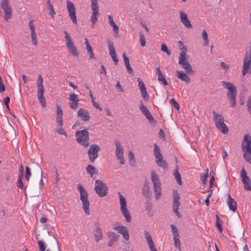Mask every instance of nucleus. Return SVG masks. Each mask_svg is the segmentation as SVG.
I'll return each mask as SVG.
<instances>
[{"label": "nucleus", "instance_id": "nucleus-1", "mask_svg": "<svg viewBox=\"0 0 251 251\" xmlns=\"http://www.w3.org/2000/svg\"><path fill=\"white\" fill-rule=\"evenodd\" d=\"M223 86L227 89L228 91L226 93V96L230 103L231 106L234 107L236 104V88L234 85L230 82L226 81H222Z\"/></svg>", "mask_w": 251, "mask_h": 251}, {"label": "nucleus", "instance_id": "nucleus-2", "mask_svg": "<svg viewBox=\"0 0 251 251\" xmlns=\"http://www.w3.org/2000/svg\"><path fill=\"white\" fill-rule=\"evenodd\" d=\"M77 189L80 193V200L82 204V208L85 213L89 215L90 214L89 210L90 202L88 199V194L87 191L80 183L77 185Z\"/></svg>", "mask_w": 251, "mask_h": 251}, {"label": "nucleus", "instance_id": "nucleus-3", "mask_svg": "<svg viewBox=\"0 0 251 251\" xmlns=\"http://www.w3.org/2000/svg\"><path fill=\"white\" fill-rule=\"evenodd\" d=\"M75 140L77 143L84 148L89 145V134L87 129L77 130L75 134Z\"/></svg>", "mask_w": 251, "mask_h": 251}, {"label": "nucleus", "instance_id": "nucleus-4", "mask_svg": "<svg viewBox=\"0 0 251 251\" xmlns=\"http://www.w3.org/2000/svg\"><path fill=\"white\" fill-rule=\"evenodd\" d=\"M64 33L65 34L66 46L69 53L75 57H78L79 52L75 45V43L73 41L71 36L66 30L64 31Z\"/></svg>", "mask_w": 251, "mask_h": 251}, {"label": "nucleus", "instance_id": "nucleus-5", "mask_svg": "<svg viewBox=\"0 0 251 251\" xmlns=\"http://www.w3.org/2000/svg\"><path fill=\"white\" fill-rule=\"evenodd\" d=\"M119 197L120 209L122 215L124 216L126 221L130 222L131 220L130 212L127 209V202L126 198L120 192L118 193Z\"/></svg>", "mask_w": 251, "mask_h": 251}, {"label": "nucleus", "instance_id": "nucleus-6", "mask_svg": "<svg viewBox=\"0 0 251 251\" xmlns=\"http://www.w3.org/2000/svg\"><path fill=\"white\" fill-rule=\"evenodd\" d=\"M212 113L216 128L224 134L226 133L228 131V128L226 125L224 124V117L220 114H217L214 111H213Z\"/></svg>", "mask_w": 251, "mask_h": 251}, {"label": "nucleus", "instance_id": "nucleus-7", "mask_svg": "<svg viewBox=\"0 0 251 251\" xmlns=\"http://www.w3.org/2000/svg\"><path fill=\"white\" fill-rule=\"evenodd\" d=\"M153 153L157 165L164 169H167L168 165L165 160H164L163 156L160 152V149L156 144L154 145Z\"/></svg>", "mask_w": 251, "mask_h": 251}, {"label": "nucleus", "instance_id": "nucleus-8", "mask_svg": "<svg viewBox=\"0 0 251 251\" xmlns=\"http://www.w3.org/2000/svg\"><path fill=\"white\" fill-rule=\"evenodd\" d=\"M242 73L243 75H245L248 73L251 74V43L250 53L246 52L245 53Z\"/></svg>", "mask_w": 251, "mask_h": 251}, {"label": "nucleus", "instance_id": "nucleus-9", "mask_svg": "<svg viewBox=\"0 0 251 251\" xmlns=\"http://www.w3.org/2000/svg\"><path fill=\"white\" fill-rule=\"evenodd\" d=\"M114 143L116 146L115 152L117 159L119 161L121 165H124L125 163L124 156V148L119 140H116Z\"/></svg>", "mask_w": 251, "mask_h": 251}, {"label": "nucleus", "instance_id": "nucleus-10", "mask_svg": "<svg viewBox=\"0 0 251 251\" xmlns=\"http://www.w3.org/2000/svg\"><path fill=\"white\" fill-rule=\"evenodd\" d=\"M95 190L97 194L100 197L105 196L107 193L106 185L100 180H97L95 181Z\"/></svg>", "mask_w": 251, "mask_h": 251}, {"label": "nucleus", "instance_id": "nucleus-11", "mask_svg": "<svg viewBox=\"0 0 251 251\" xmlns=\"http://www.w3.org/2000/svg\"><path fill=\"white\" fill-rule=\"evenodd\" d=\"M113 229L121 234L125 240H129V232L126 226L122 225L119 223H117L114 225Z\"/></svg>", "mask_w": 251, "mask_h": 251}, {"label": "nucleus", "instance_id": "nucleus-12", "mask_svg": "<svg viewBox=\"0 0 251 251\" xmlns=\"http://www.w3.org/2000/svg\"><path fill=\"white\" fill-rule=\"evenodd\" d=\"M91 9L92 14L91 16V21L94 25L98 21V17L99 15V7L98 6V0H91Z\"/></svg>", "mask_w": 251, "mask_h": 251}, {"label": "nucleus", "instance_id": "nucleus-13", "mask_svg": "<svg viewBox=\"0 0 251 251\" xmlns=\"http://www.w3.org/2000/svg\"><path fill=\"white\" fill-rule=\"evenodd\" d=\"M178 63L185 70L186 73L191 75L195 74V71L193 70L191 65L186 59V56L182 54L181 56H179Z\"/></svg>", "mask_w": 251, "mask_h": 251}, {"label": "nucleus", "instance_id": "nucleus-14", "mask_svg": "<svg viewBox=\"0 0 251 251\" xmlns=\"http://www.w3.org/2000/svg\"><path fill=\"white\" fill-rule=\"evenodd\" d=\"M241 149L243 152H248L251 155V136L248 134L244 136L242 141Z\"/></svg>", "mask_w": 251, "mask_h": 251}, {"label": "nucleus", "instance_id": "nucleus-15", "mask_svg": "<svg viewBox=\"0 0 251 251\" xmlns=\"http://www.w3.org/2000/svg\"><path fill=\"white\" fill-rule=\"evenodd\" d=\"M66 6L69 13V17L74 24H76V9L74 4L71 1L67 0L66 2Z\"/></svg>", "mask_w": 251, "mask_h": 251}, {"label": "nucleus", "instance_id": "nucleus-16", "mask_svg": "<svg viewBox=\"0 0 251 251\" xmlns=\"http://www.w3.org/2000/svg\"><path fill=\"white\" fill-rule=\"evenodd\" d=\"M100 147L97 144L91 145L88 151V156L91 162H94V160L98 157V152Z\"/></svg>", "mask_w": 251, "mask_h": 251}, {"label": "nucleus", "instance_id": "nucleus-17", "mask_svg": "<svg viewBox=\"0 0 251 251\" xmlns=\"http://www.w3.org/2000/svg\"><path fill=\"white\" fill-rule=\"evenodd\" d=\"M240 176L242 178V182L244 184V189L246 190H251V181L250 177L247 176V172L244 168L242 169Z\"/></svg>", "mask_w": 251, "mask_h": 251}, {"label": "nucleus", "instance_id": "nucleus-18", "mask_svg": "<svg viewBox=\"0 0 251 251\" xmlns=\"http://www.w3.org/2000/svg\"><path fill=\"white\" fill-rule=\"evenodd\" d=\"M1 7L4 13V19L5 20L8 21L12 15V10L9 4L8 0H2Z\"/></svg>", "mask_w": 251, "mask_h": 251}, {"label": "nucleus", "instance_id": "nucleus-19", "mask_svg": "<svg viewBox=\"0 0 251 251\" xmlns=\"http://www.w3.org/2000/svg\"><path fill=\"white\" fill-rule=\"evenodd\" d=\"M28 26L30 30V36L31 42L34 46H36L38 44V38L33 20L29 21Z\"/></svg>", "mask_w": 251, "mask_h": 251}, {"label": "nucleus", "instance_id": "nucleus-20", "mask_svg": "<svg viewBox=\"0 0 251 251\" xmlns=\"http://www.w3.org/2000/svg\"><path fill=\"white\" fill-rule=\"evenodd\" d=\"M179 199L180 197L177 191H174V213L176 214L178 218H180L182 217L178 211V208L180 205Z\"/></svg>", "mask_w": 251, "mask_h": 251}, {"label": "nucleus", "instance_id": "nucleus-21", "mask_svg": "<svg viewBox=\"0 0 251 251\" xmlns=\"http://www.w3.org/2000/svg\"><path fill=\"white\" fill-rule=\"evenodd\" d=\"M69 100L70 102L69 103V105L70 107L73 109H77L78 108V104L79 102L78 95L75 93L70 94Z\"/></svg>", "mask_w": 251, "mask_h": 251}, {"label": "nucleus", "instance_id": "nucleus-22", "mask_svg": "<svg viewBox=\"0 0 251 251\" xmlns=\"http://www.w3.org/2000/svg\"><path fill=\"white\" fill-rule=\"evenodd\" d=\"M108 47L109 51V54L112 58V60L115 63V65H117L118 62V59L116 53L115 47L113 45V43L110 41L108 42Z\"/></svg>", "mask_w": 251, "mask_h": 251}, {"label": "nucleus", "instance_id": "nucleus-23", "mask_svg": "<svg viewBox=\"0 0 251 251\" xmlns=\"http://www.w3.org/2000/svg\"><path fill=\"white\" fill-rule=\"evenodd\" d=\"M108 47L109 51V54L112 58V60L115 63V65H117L118 62V59L116 53L115 47L113 45V43L110 41L108 42Z\"/></svg>", "mask_w": 251, "mask_h": 251}, {"label": "nucleus", "instance_id": "nucleus-24", "mask_svg": "<svg viewBox=\"0 0 251 251\" xmlns=\"http://www.w3.org/2000/svg\"><path fill=\"white\" fill-rule=\"evenodd\" d=\"M179 232L177 229V227L174 225V242L175 247L176 248L178 251H181L180 246V241L179 240Z\"/></svg>", "mask_w": 251, "mask_h": 251}, {"label": "nucleus", "instance_id": "nucleus-25", "mask_svg": "<svg viewBox=\"0 0 251 251\" xmlns=\"http://www.w3.org/2000/svg\"><path fill=\"white\" fill-rule=\"evenodd\" d=\"M137 81L138 83V86L139 87V89L140 90L142 97L145 100H147L149 98V95L147 93L144 83L143 82V81L140 77H138L137 78Z\"/></svg>", "mask_w": 251, "mask_h": 251}, {"label": "nucleus", "instance_id": "nucleus-26", "mask_svg": "<svg viewBox=\"0 0 251 251\" xmlns=\"http://www.w3.org/2000/svg\"><path fill=\"white\" fill-rule=\"evenodd\" d=\"M180 19L181 22L182 24L188 28H191L192 27V25L190 22V21L188 19L187 15L185 14L183 11H180Z\"/></svg>", "mask_w": 251, "mask_h": 251}, {"label": "nucleus", "instance_id": "nucleus-27", "mask_svg": "<svg viewBox=\"0 0 251 251\" xmlns=\"http://www.w3.org/2000/svg\"><path fill=\"white\" fill-rule=\"evenodd\" d=\"M56 121L58 125L60 127H62L63 125V111L60 106L57 105L56 106Z\"/></svg>", "mask_w": 251, "mask_h": 251}, {"label": "nucleus", "instance_id": "nucleus-28", "mask_svg": "<svg viewBox=\"0 0 251 251\" xmlns=\"http://www.w3.org/2000/svg\"><path fill=\"white\" fill-rule=\"evenodd\" d=\"M77 116L81 119V120L84 121H88L91 118L88 111L84 108H80L78 110L77 112Z\"/></svg>", "mask_w": 251, "mask_h": 251}, {"label": "nucleus", "instance_id": "nucleus-29", "mask_svg": "<svg viewBox=\"0 0 251 251\" xmlns=\"http://www.w3.org/2000/svg\"><path fill=\"white\" fill-rule=\"evenodd\" d=\"M145 234L147 244L151 251H157L154 246V243L152 240V237L150 232L146 230L145 231Z\"/></svg>", "mask_w": 251, "mask_h": 251}, {"label": "nucleus", "instance_id": "nucleus-30", "mask_svg": "<svg viewBox=\"0 0 251 251\" xmlns=\"http://www.w3.org/2000/svg\"><path fill=\"white\" fill-rule=\"evenodd\" d=\"M140 109L143 114L146 117L149 121L151 122L153 120V118L151 114L148 109L147 107L143 105L142 102H140Z\"/></svg>", "mask_w": 251, "mask_h": 251}, {"label": "nucleus", "instance_id": "nucleus-31", "mask_svg": "<svg viewBox=\"0 0 251 251\" xmlns=\"http://www.w3.org/2000/svg\"><path fill=\"white\" fill-rule=\"evenodd\" d=\"M176 74L177 77L181 79L182 81H184L187 84L190 82V78L187 75V73H184L183 71H176Z\"/></svg>", "mask_w": 251, "mask_h": 251}, {"label": "nucleus", "instance_id": "nucleus-32", "mask_svg": "<svg viewBox=\"0 0 251 251\" xmlns=\"http://www.w3.org/2000/svg\"><path fill=\"white\" fill-rule=\"evenodd\" d=\"M94 235H95V241L96 242H98L100 240L102 239L103 236L102 231L98 224L95 225Z\"/></svg>", "mask_w": 251, "mask_h": 251}, {"label": "nucleus", "instance_id": "nucleus-33", "mask_svg": "<svg viewBox=\"0 0 251 251\" xmlns=\"http://www.w3.org/2000/svg\"><path fill=\"white\" fill-rule=\"evenodd\" d=\"M108 22L110 25L113 28V30L114 32V35L117 37L118 36L119 27L114 22L112 17L111 15L108 16Z\"/></svg>", "mask_w": 251, "mask_h": 251}, {"label": "nucleus", "instance_id": "nucleus-34", "mask_svg": "<svg viewBox=\"0 0 251 251\" xmlns=\"http://www.w3.org/2000/svg\"><path fill=\"white\" fill-rule=\"evenodd\" d=\"M227 204L229 206V208L230 210L235 212L237 208V205L234 200L232 199L230 195L227 196Z\"/></svg>", "mask_w": 251, "mask_h": 251}, {"label": "nucleus", "instance_id": "nucleus-35", "mask_svg": "<svg viewBox=\"0 0 251 251\" xmlns=\"http://www.w3.org/2000/svg\"><path fill=\"white\" fill-rule=\"evenodd\" d=\"M151 180L153 186L161 185L159 176L154 171L151 172Z\"/></svg>", "mask_w": 251, "mask_h": 251}, {"label": "nucleus", "instance_id": "nucleus-36", "mask_svg": "<svg viewBox=\"0 0 251 251\" xmlns=\"http://www.w3.org/2000/svg\"><path fill=\"white\" fill-rule=\"evenodd\" d=\"M123 59L124 64L126 67V70L128 73L130 74H132L133 73V70L130 66L129 60L128 58L126 56L125 53H124L123 54Z\"/></svg>", "mask_w": 251, "mask_h": 251}, {"label": "nucleus", "instance_id": "nucleus-37", "mask_svg": "<svg viewBox=\"0 0 251 251\" xmlns=\"http://www.w3.org/2000/svg\"><path fill=\"white\" fill-rule=\"evenodd\" d=\"M153 191L155 199L159 200L162 195L161 185L153 186Z\"/></svg>", "mask_w": 251, "mask_h": 251}, {"label": "nucleus", "instance_id": "nucleus-38", "mask_svg": "<svg viewBox=\"0 0 251 251\" xmlns=\"http://www.w3.org/2000/svg\"><path fill=\"white\" fill-rule=\"evenodd\" d=\"M178 47L180 51L179 56H181L182 54L183 55V56H186L187 49L186 46L183 44L182 42L180 41L178 42Z\"/></svg>", "mask_w": 251, "mask_h": 251}, {"label": "nucleus", "instance_id": "nucleus-39", "mask_svg": "<svg viewBox=\"0 0 251 251\" xmlns=\"http://www.w3.org/2000/svg\"><path fill=\"white\" fill-rule=\"evenodd\" d=\"M156 73L158 74V80L162 82L164 85H167L168 84L167 82L159 67L156 68Z\"/></svg>", "mask_w": 251, "mask_h": 251}, {"label": "nucleus", "instance_id": "nucleus-40", "mask_svg": "<svg viewBox=\"0 0 251 251\" xmlns=\"http://www.w3.org/2000/svg\"><path fill=\"white\" fill-rule=\"evenodd\" d=\"M47 8L49 11V15L52 18H54L55 15L53 7L50 2V0H48L47 3Z\"/></svg>", "mask_w": 251, "mask_h": 251}, {"label": "nucleus", "instance_id": "nucleus-41", "mask_svg": "<svg viewBox=\"0 0 251 251\" xmlns=\"http://www.w3.org/2000/svg\"><path fill=\"white\" fill-rule=\"evenodd\" d=\"M143 194L144 196H145L146 197H149L151 195L150 191V187L147 182H146L144 183V185L143 188Z\"/></svg>", "mask_w": 251, "mask_h": 251}, {"label": "nucleus", "instance_id": "nucleus-42", "mask_svg": "<svg viewBox=\"0 0 251 251\" xmlns=\"http://www.w3.org/2000/svg\"><path fill=\"white\" fill-rule=\"evenodd\" d=\"M110 234L113 235V236L111 238L108 243V246L109 247L112 246L114 243L117 242L120 237L119 235L116 234L114 232H111Z\"/></svg>", "mask_w": 251, "mask_h": 251}, {"label": "nucleus", "instance_id": "nucleus-43", "mask_svg": "<svg viewBox=\"0 0 251 251\" xmlns=\"http://www.w3.org/2000/svg\"><path fill=\"white\" fill-rule=\"evenodd\" d=\"M208 170L207 169L206 173H202L201 175V180L203 184H206L207 178L208 177Z\"/></svg>", "mask_w": 251, "mask_h": 251}, {"label": "nucleus", "instance_id": "nucleus-44", "mask_svg": "<svg viewBox=\"0 0 251 251\" xmlns=\"http://www.w3.org/2000/svg\"><path fill=\"white\" fill-rule=\"evenodd\" d=\"M86 170L87 173H89L91 176L96 174L95 167H94L91 165H89L87 166L86 167Z\"/></svg>", "mask_w": 251, "mask_h": 251}, {"label": "nucleus", "instance_id": "nucleus-45", "mask_svg": "<svg viewBox=\"0 0 251 251\" xmlns=\"http://www.w3.org/2000/svg\"><path fill=\"white\" fill-rule=\"evenodd\" d=\"M174 176H175V178L177 182V183L181 185L182 183V182L181 181V177L180 174L178 172L176 171V172H174Z\"/></svg>", "mask_w": 251, "mask_h": 251}, {"label": "nucleus", "instance_id": "nucleus-46", "mask_svg": "<svg viewBox=\"0 0 251 251\" xmlns=\"http://www.w3.org/2000/svg\"><path fill=\"white\" fill-rule=\"evenodd\" d=\"M128 159L131 165L134 166L135 164V160L133 152L129 151L128 152Z\"/></svg>", "mask_w": 251, "mask_h": 251}, {"label": "nucleus", "instance_id": "nucleus-47", "mask_svg": "<svg viewBox=\"0 0 251 251\" xmlns=\"http://www.w3.org/2000/svg\"><path fill=\"white\" fill-rule=\"evenodd\" d=\"M38 99L39 100V102L41 104V105L44 107L46 105V101L45 98L44 97V95H39L37 96Z\"/></svg>", "mask_w": 251, "mask_h": 251}, {"label": "nucleus", "instance_id": "nucleus-48", "mask_svg": "<svg viewBox=\"0 0 251 251\" xmlns=\"http://www.w3.org/2000/svg\"><path fill=\"white\" fill-rule=\"evenodd\" d=\"M216 226L220 232L222 231V225L220 223V220L219 217L218 215H216Z\"/></svg>", "mask_w": 251, "mask_h": 251}, {"label": "nucleus", "instance_id": "nucleus-49", "mask_svg": "<svg viewBox=\"0 0 251 251\" xmlns=\"http://www.w3.org/2000/svg\"><path fill=\"white\" fill-rule=\"evenodd\" d=\"M25 178L26 180L28 181L29 180L30 177L31 176V174L30 172V168L28 167H25Z\"/></svg>", "mask_w": 251, "mask_h": 251}, {"label": "nucleus", "instance_id": "nucleus-50", "mask_svg": "<svg viewBox=\"0 0 251 251\" xmlns=\"http://www.w3.org/2000/svg\"><path fill=\"white\" fill-rule=\"evenodd\" d=\"M243 156L245 159L249 163L251 164V155L248 153V152H243Z\"/></svg>", "mask_w": 251, "mask_h": 251}, {"label": "nucleus", "instance_id": "nucleus-51", "mask_svg": "<svg viewBox=\"0 0 251 251\" xmlns=\"http://www.w3.org/2000/svg\"><path fill=\"white\" fill-rule=\"evenodd\" d=\"M44 86H37V96L44 95Z\"/></svg>", "mask_w": 251, "mask_h": 251}, {"label": "nucleus", "instance_id": "nucleus-52", "mask_svg": "<svg viewBox=\"0 0 251 251\" xmlns=\"http://www.w3.org/2000/svg\"><path fill=\"white\" fill-rule=\"evenodd\" d=\"M140 42L142 47H144L146 45V41L144 36L143 33H140Z\"/></svg>", "mask_w": 251, "mask_h": 251}, {"label": "nucleus", "instance_id": "nucleus-53", "mask_svg": "<svg viewBox=\"0 0 251 251\" xmlns=\"http://www.w3.org/2000/svg\"><path fill=\"white\" fill-rule=\"evenodd\" d=\"M161 50L163 52H166L168 55H170L171 53V51L168 49L167 47L165 44L162 45Z\"/></svg>", "mask_w": 251, "mask_h": 251}, {"label": "nucleus", "instance_id": "nucleus-54", "mask_svg": "<svg viewBox=\"0 0 251 251\" xmlns=\"http://www.w3.org/2000/svg\"><path fill=\"white\" fill-rule=\"evenodd\" d=\"M38 244L39 247L40 251H45L46 250V246L45 244L42 241H39L38 242Z\"/></svg>", "mask_w": 251, "mask_h": 251}, {"label": "nucleus", "instance_id": "nucleus-55", "mask_svg": "<svg viewBox=\"0 0 251 251\" xmlns=\"http://www.w3.org/2000/svg\"><path fill=\"white\" fill-rule=\"evenodd\" d=\"M43 78L41 75H38L37 80V86H43Z\"/></svg>", "mask_w": 251, "mask_h": 251}, {"label": "nucleus", "instance_id": "nucleus-56", "mask_svg": "<svg viewBox=\"0 0 251 251\" xmlns=\"http://www.w3.org/2000/svg\"><path fill=\"white\" fill-rule=\"evenodd\" d=\"M55 131L59 134L64 135L66 137H67V134L63 128H60L58 129H56Z\"/></svg>", "mask_w": 251, "mask_h": 251}, {"label": "nucleus", "instance_id": "nucleus-57", "mask_svg": "<svg viewBox=\"0 0 251 251\" xmlns=\"http://www.w3.org/2000/svg\"><path fill=\"white\" fill-rule=\"evenodd\" d=\"M17 186L18 187H19V188L22 189L24 188V185H23V182H22V179H18L17 180Z\"/></svg>", "mask_w": 251, "mask_h": 251}, {"label": "nucleus", "instance_id": "nucleus-58", "mask_svg": "<svg viewBox=\"0 0 251 251\" xmlns=\"http://www.w3.org/2000/svg\"><path fill=\"white\" fill-rule=\"evenodd\" d=\"M93 105L97 109H99L100 111H102V109L100 106L99 103L96 102L94 100L92 101Z\"/></svg>", "mask_w": 251, "mask_h": 251}, {"label": "nucleus", "instance_id": "nucleus-59", "mask_svg": "<svg viewBox=\"0 0 251 251\" xmlns=\"http://www.w3.org/2000/svg\"><path fill=\"white\" fill-rule=\"evenodd\" d=\"M88 54H89V59H94L95 58V55L93 53V50H90L87 51Z\"/></svg>", "mask_w": 251, "mask_h": 251}, {"label": "nucleus", "instance_id": "nucleus-60", "mask_svg": "<svg viewBox=\"0 0 251 251\" xmlns=\"http://www.w3.org/2000/svg\"><path fill=\"white\" fill-rule=\"evenodd\" d=\"M9 101H10V98L9 97H7L4 99V103L6 105L7 108L8 109H9L8 103L9 102Z\"/></svg>", "mask_w": 251, "mask_h": 251}, {"label": "nucleus", "instance_id": "nucleus-61", "mask_svg": "<svg viewBox=\"0 0 251 251\" xmlns=\"http://www.w3.org/2000/svg\"><path fill=\"white\" fill-rule=\"evenodd\" d=\"M202 37L204 40H207V39H208L207 33L205 30H203L202 33Z\"/></svg>", "mask_w": 251, "mask_h": 251}, {"label": "nucleus", "instance_id": "nucleus-62", "mask_svg": "<svg viewBox=\"0 0 251 251\" xmlns=\"http://www.w3.org/2000/svg\"><path fill=\"white\" fill-rule=\"evenodd\" d=\"M221 67L224 69H225V70H227L228 68H229V66L228 65L226 64L225 62H222L221 63Z\"/></svg>", "mask_w": 251, "mask_h": 251}, {"label": "nucleus", "instance_id": "nucleus-63", "mask_svg": "<svg viewBox=\"0 0 251 251\" xmlns=\"http://www.w3.org/2000/svg\"><path fill=\"white\" fill-rule=\"evenodd\" d=\"M214 180H215L214 176H211L210 180H209V188H211L213 186Z\"/></svg>", "mask_w": 251, "mask_h": 251}, {"label": "nucleus", "instance_id": "nucleus-64", "mask_svg": "<svg viewBox=\"0 0 251 251\" xmlns=\"http://www.w3.org/2000/svg\"><path fill=\"white\" fill-rule=\"evenodd\" d=\"M174 107L176 108L177 110L179 109V105L178 103L174 99Z\"/></svg>", "mask_w": 251, "mask_h": 251}]
</instances>
